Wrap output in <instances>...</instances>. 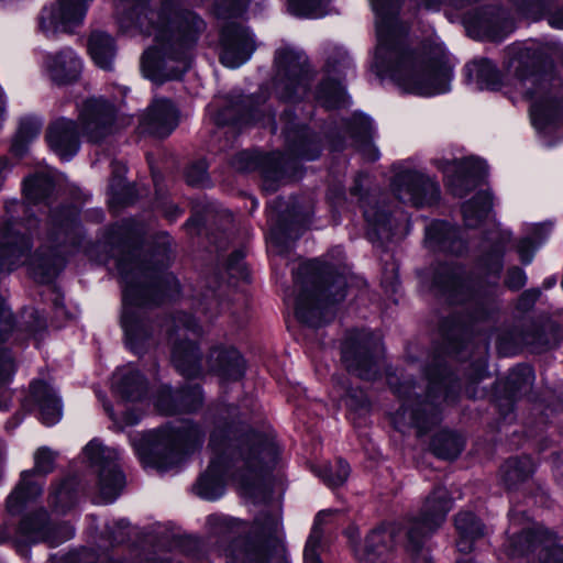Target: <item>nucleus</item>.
I'll return each instance as SVG.
<instances>
[{
    "label": "nucleus",
    "instance_id": "1",
    "mask_svg": "<svg viewBox=\"0 0 563 563\" xmlns=\"http://www.w3.org/2000/svg\"><path fill=\"white\" fill-rule=\"evenodd\" d=\"M123 0L117 10L129 9L120 19L123 26L134 25L140 32L153 36L155 44L141 59L143 75L162 84L180 78L191 65L190 49L205 30V22L176 0Z\"/></svg>",
    "mask_w": 563,
    "mask_h": 563
},
{
    "label": "nucleus",
    "instance_id": "2",
    "mask_svg": "<svg viewBox=\"0 0 563 563\" xmlns=\"http://www.w3.org/2000/svg\"><path fill=\"white\" fill-rule=\"evenodd\" d=\"M211 459L198 478L195 492L208 500L223 495L231 478L245 490L258 485L277 463L279 450L272 435L252 431L241 422H219L210 443Z\"/></svg>",
    "mask_w": 563,
    "mask_h": 563
},
{
    "label": "nucleus",
    "instance_id": "3",
    "mask_svg": "<svg viewBox=\"0 0 563 563\" xmlns=\"http://www.w3.org/2000/svg\"><path fill=\"white\" fill-rule=\"evenodd\" d=\"M159 247L150 263L134 256L122 257L118 262V271L123 283V309L121 325L125 342L134 353H142L155 344L154 327L147 319V308L159 302L164 295L178 290V282L174 275L165 272L170 263L168 249Z\"/></svg>",
    "mask_w": 563,
    "mask_h": 563
},
{
    "label": "nucleus",
    "instance_id": "4",
    "mask_svg": "<svg viewBox=\"0 0 563 563\" xmlns=\"http://www.w3.org/2000/svg\"><path fill=\"white\" fill-rule=\"evenodd\" d=\"M551 52L550 45L534 40L508 47L509 68L520 79L521 90L530 100L531 122L539 133L555 126L561 108L556 93L560 80L536 71L550 57Z\"/></svg>",
    "mask_w": 563,
    "mask_h": 563
},
{
    "label": "nucleus",
    "instance_id": "5",
    "mask_svg": "<svg viewBox=\"0 0 563 563\" xmlns=\"http://www.w3.org/2000/svg\"><path fill=\"white\" fill-rule=\"evenodd\" d=\"M450 509L451 499L448 490L437 487L426 499L420 514L409 518L405 528L399 523H389L371 531L364 543L354 548L356 560L358 563H375L393 549L402 530H405L408 548L412 551L419 550L426 538L444 522Z\"/></svg>",
    "mask_w": 563,
    "mask_h": 563
},
{
    "label": "nucleus",
    "instance_id": "6",
    "mask_svg": "<svg viewBox=\"0 0 563 563\" xmlns=\"http://www.w3.org/2000/svg\"><path fill=\"white\" fill-rule=\"evenodd\" d=\"M295 278L300 289L294 302L296 317L305 324L320 327L325 311L345 298V275L313 260L300 264Z\"/></svg>",
    "mask_w": 563,
    "mask_h": 563
},
{
    "label": "nucleus",
    "instance_id": "7",
    "mask_svg": "<svg viewBox=\"0 0 563 563\" xmlns=\"http://www.w3.org/2000/svg\"><path fill=\"white\" fill-rule=\"evenodd\" d=\"M286 126H297L296 130L287 129L286 140L289 143V154L279 152L265 156L253 157L251 154L240 153L234 162L238 169L251 170L261 167L264 174V187L266 190H275L274 181L280 180L286 174L287 165L292 157L312 161L318 157L320 148L309 130L301 124L287 123Z\"/></svg>",
    "mask_w": 563,
    "mask_h": 563
},
{
    "label": "nucleus",
    "instance_id": "8",
    "mask_svg": "<svg viewBox=\"0 0 563 563\" xmlns=\"http://www.w3.org/2000/svg\"><path fill=\"white\" fill-rule=\"evenodd\" d=\"M280 522L277 515L263 512L253 522L250 538L241 548L227 552V563H280L278 540Z\"/></svg>",
    "mask_w": 563,
    "mask_h": 563
},
{
    "label": "nucleus",
    "instance_id": "9",
    "mask_svg": "<svg viewBox=\"0 0 563 563\" xmlns=\"http://www.w3.org/2000/svg\"><path fill=\"white\" fill-rule=\"evenodd\" d=\"M437 286L449 292L454 303L466 305L470 318L479 320L488 314L490 299L486 283L466 276L460 267H443L434 277Z\"/></svg>",
    "mask_w": 563,
    "mask_h": 563
},
{
    "label": "nucleus",
    "instance_id": "10",
    "mask_svg": "<svg viewBox=\"0 0 563 563\" xmlns=\"http://www.w3.org/2000/svg\"><path fill=\"white\" fill-rule=\"evenodd\" d=\"M382 345L378 336L368 330L347 332L342 344V362L350 373L373 380L380 371Z\"/></svg>",
    "mask_w": 563,
    "mask_h": 563
},
{
    "label": "nucleus",
    "instance_id": "11",
    "mask_svg": "<svg viewBox=\"0 0 563 563\" xmlns=\"http://www.w3.org/2000/svg\"><path fill=\"white\" fill-rule=\"evenodd\" d=\"M82 454L97 474L100 501H114L124 486V475L118 465L119 451L104 446L98 439H92L82 449Z\"/></svg>",
    "mask_w": 563,
    "mask_h": 563
},
{
    "label": "nucleus",
    "instance_id": "12",
    "mask_svg": "<svg viewBox=\"0 0 563 563\" xmlns=\"http://www.w3.org/2000/svg\"><path fill=\"white\" fill-rule=\"evenodd\" d=\"M310 80L307 57L303 53L284 46L275 53L274 86L283 100H295L306 95Z\"/></svg>",
    "mask_w": 563,
    "mask_h": 563
},
{
    "label": "nucleus",
    "instance_id": "13",
    "mask_svg": "<svg viewBox=\"0 0 563 563\" xmlns=\"http://www.w3.org/2000/svg\"><path fill=\"white\" fill-rule=\"evenodd\" d=\"M202 440V430L190 421H181L178 426L158 430L153 448L154 454L157 455V467L167 468L178 463L186 453L200 445Z\"/></svg>",
    "mask_w": 563,
    "mask_h": 563
},
{
    "label": "nucleus",
    "instance_id": "14",
    "mask_svg": "<svg viewBox=\"0 0 563 563\" xmlns=\"http://www.w3.org/2000/svg\"><path fill=\"white\" fill-rule=\"evenodd\" d=\"M57 454L47 446H42L34 453V467L24 471L14 490L8 496L5 510L11 516L19 515L27 504L35 500L43 492L45 476L54 470Z\"/></svg>",
    "mask_w": 563,
    "mask_h": 563
},
{
    "label": "nucleus",
    "instance_id": "15",
    "mask_svg": "<svg viewBox=\"0 0 563 563\" xmlns=\"http://www.w3.org/2000/svg\"><path fill=\"white\" fill-rule=\"evenodd\" d=\"M14 223L0 232V272H11L24 262L31 243L25 234H21ZM13 328L11 311L0 298V342L4 341Z\"/></svg>",
    "mask_w": 563,
    "mask_h": 563
},
{
    "label": "nucleus",
    "instance_id": "16",
    "mask_svg": "<svg viewBox=\"0 0 563 563\" xmlns=\"http://www.w3.org/2000/svg\"><path fill=\"white\" fill-rule=\"evenodd\" d=\"M367 177L360 174L350 191L352 196L357 197L366 222L368 240L372 242L383 241L391 235L390 211L386 199L380 194L362 192Z\"/></svg>",
    "mask_w": 563,
    "mask_h": 563
},
{
    "label": "nucleus",
    "instance_id": "17",
    "mask_svg": "<svg viewBox=\"0 0 563 563\" xmlns=\"http://www.w3.org/2000/svg\"><path fill=\"white\" fill-rule=\"evenodd\" d=\"M89 0H57V3L45 7L38 15V30L47 38L59 33L71 32L82 23Z\"/></svg>",
    "mask_w": 563,
    "mask_h": 563
},
{
    "label": "nucleus",
    "instance_id": "18",
    "mask_svg": "<svg viewBox=\"0 0 563 563\" xmlns=\"http://www.w3.org/2000/svg\"><path fill=\"white\" fill-rule=\"evenodd\" d=\"M437 166L445 176L452 194L463 197L475 186L477 179L486 175V164L479 158L439 159Z\"/></svg>",
    "mask_w": 563,
    "mask_h": 563
},
{
    "label": "nucleus",
    "instance_id": "19",
    "mask_svg": "<svg viewBox=\"0 0 563 563\" xmlns=\"http://www.w3.org/2000/svg\"><path fill=\"white\" fill-rule=\"evenodd\" d=\"M22 541L27 543L46 542L49 547H57L74 536L69 525L51 526L45 510H40L25 517L19 527Z\"/></svg>",
    "mask_w": 563,
    "mask_h": 563
},
{
    "label": "nucleus",
    "instance_id": "20",
    "mask_svg": "<svg viewBox=\"0 0 563 563\" xmlns=\"http://www.w3.org/2000/svg\"><path fill=\"white\" fill-rule=\"evenodd\" d=\"M391 187L399 200L413 206L435 199L439 192V186L433 179L415 170L398 173Z\"/></svg>",
    "mask_w": 563,
    "mask_h": 563
},
{
    "label": "nucleus",
    "instance_id": "21",
    "mask_svg": "<svg viewBox=\"0 0 563 563\" xmlns=\"http://www.w3.org/2000/svg\"><path fill=\"white\" fill-rule=\"evenodd\" d=\"M221 63L229 68H238L247 62L255 51L250 31L241 25L230 24L222 30Z\"/></svg>",
    "mask_w": 563,
    "mask_h": 563
},
{
    "label": "nucleus",
    "instance_id": "22",
    "mask_svg": "<svg viewBox=\"0 0 563 563\" xmlns=\"http://www.w3.org/2000/svg\"><path fill=\"white\" fill-rule=\"evenodd\" d=\"M79 119L88 140L98 143L112 131L113 108L101 99H88L80 109Z\"/></svg>",
    "mask_w": 563,
    "mask_h": 563
},
{
    "label": "nucleus",
    "instance_id": "23",
    "mask_svg": "<svg viewBox=\"0 0 563 563\" xmlns=\"http://www.w3.org/2000/svg\"><path fill=\"white\" fill-rule=\"evenodd\" d=\"M178 124V112L167 99H155L141 115L139 131L157 137L168 136Z\"/></svg>",
    "mask_w": 563,
    "mask_h": 563
},
{
    "label": "nucleus",
    "instance_id": "24",
    "mask_svg": "<svg viewBox=\"0 0 563 563\" xmlns=\"http://www.w3.org/2000/svg\"><path fill=\"white\" fill-rule=\"evenodd\" d=\"M43 68L48 78L57 85L77 80L81 73V60L71 48H64L44 56Z\"/></svg>",
    "mask_w": 563,
    "mask_h": 563
},
{
    "label": "nucleus",
    "instance_id": "25",
    "mask_svg": "<svg viewBox=\"0 0 563 563\" xmlns=\"http://www.w3.org/2000/svg\"><path fill=\"white\" fill-rule=\"evenodd\" d=\"M46 140L62 159H70L79 150V133L73 120L60 118L54 121L47 130Z\"/></svg>",
    "mask_w": 563,
    "mask_h": 563
},
{
    "label": "nucleus",
    "instance_id": "26",
    "mask_svg": "<svg viewBox=\"0 0 563 563\" xmlns=\"http://www.w3.org/2000/svg\"><path fill=\"white\" fill-rule=\"evenodd\" d=\"M202 402V394L198 386L174 391L170 387H163L156 397L157 409L165 415L197 409Z\"/></svg>",
    "mask_w": 563,
    "mask_h": 563
},
{
    "label": "nucleus",
    "instance_id": "27",
    "mask_svg": "<svg viewBox=\"0 0 563 563\" xmlns=\"http://www.w3.org/2000/svg\"><path fill=\"white\" fill-rule=\"evenodd\" d=\"M426 245L434 252L461 254L465 250V242L461 232L454 225L437 221L426 229Z\"/></svg>",
    "mask_w": 563,
    "mask_h": 563
},
{
    "label": "nucleus",
    "instance_id": "28",
    "mask_svg": "<svg viewBox=\"0 0 563 563\" xmlns=\"http://www.w3.org/2000/svg\"><path fill=\"white\" fill-rule=\"evenodd\" d=\"M208 364L210 369L224 379L236 380L244 374V361L234 347L217 346L211 350Z\"/></svg>",
    "mask_w": 563,
    "mask_h": 563
},
{
    "label": "nucleus",
    "instance_id": "29",
    "mask_svg": "<svg viewBox=\"0 0 563 563\" xmlns=\"http://www.w3.org/2000/svg\"><path fill=\"white\" fill-rule=\"evenodd\" d=\"M112 389L123 399L136 401L143 397L146 383L140 372L129 364L118 368L113 374Z\"/></svg>",
    "mask_w": 563,
    "mask_h": 563
},
{
    "label": "nucleus",
    "instance_id": "30",
    "mask_svg": "<svg viewBox=\"0 0 563 563\" xmlns=\"http://www.w3.org/2000/svg\"><path fill=\"white\" fill-rule=\"evenodd\" d=\"M31 395L38 406L40 419L46 426L57 423L62 418V404L52 387L43 382L31 384Z\"/></svg>",
    "mask_w": 563,
    "mask_h": 563
},
{
    "label": "nucleus",
    "instance_id": "31",
    "mask_svg": "<svg viewBox=\"0 0 563 563\" xmlns=\"http://www.w3.org/2000/svg\"><path fill=\"white\" fill-rule=\"evenodd\" d=\"M172 361L176 369L188 378L196 377L201 372V355L191 341L174 342Z\"/></svg>",
    "mask_w": 563,
    "mask_h": 563
},
{
    "label": "nucleus",
    "instance_id": "32",
    "mask_svg": "<svg viewBox=\"0 0 563 563\" xmlns=\"http://www.w3.org/2000/svg\"><path fill=\"white\" fill-rule=\"evenodd\" d=\"M465 76L475 89H496L500 84V74L487 58H478L465 66Z\"/></svg>",
    "mask_w": 563,
    "mask_h": 563
},
{
    "label": "nucleus",
    "instance_id": "33",
    "mask_svg": "<svg viewBox=\"0 0 563 563\" xmlns=\"http://www.w3.org/2000/svg\"><path fill=\"white\" fill-rule=\"evenodd\" d=\"M488 240L493 243L486 254L479 260V267L486 272L487 277L496 278L503 268V254L505 243L510 240V233L507 231H494Z\"/></svg>",
    "mask_w": 563,
    "mask_h": 563
},
{
    "label": "nucleus",
    "instance_id": "34",
    "mask_svg": "<svg viewBox=\"0 0 563 563\" xmlns=\"http://www.w3.org/2000/svg\"><path fill=\"white\" fill-rule=\"evenodd\" d=\"M89 54L98 67L111 70L115 56L113 38L104 32H93L89 38Z\"/></svg>",
    "mask_w": 563,
    "mask_h": 563
},
{
    "label": "nucleus",
    "instance_id": "35",
    "mask_svg": "<svg viewBox=\"0 0 563 563\" xmlns=\"http://www.w3.org/2000/svg\"><path fill=\"white\" fill-rule=\"evenodd\" d=\"M534 470L536 464L531 457H511L501 466L500 476L507 488H514L528 479Z\"/></svg>",
    "mask_w": 563,
    "mask_h": 563
},
{
    "label": "nucleus",
    "instance_id": "36",
    "mask_svg": "<svg viewBox=\"0 0 563 563\" xmlns=\"http://www.w3.org/2000/svg\"><path fill=\"white\" fill-rule=\"evenodd\" d=\"M351 136L357 143V148L366 158L375 161L378 158V152L371 142L372 122L364 114H354L351 125L349 126Z\"/></svg>",
    "mask_w": 563,
    "mask_h": 563
},
{
    "label": "nucleus",
    "instance_id": "37",
    "mask_svg": "<svg viewBox=\"0 0 563 563\" xmlns=\"http://www.w3.org/2000/svg\"><path fill=\"white\" fill-rule=\"evenodd\" d=\"M455 527L461 534L457 548L463 552L471 550L470 541L484 534V526L474 514L468 511H462L456 515Z\"/></svg>",
    "mask_w": 563,
    "mask_h": 563
},
{
    "label": "nucleus",
    "instance_id": "38",
    "mask_svg": "<svg viewBox=\"0 0 563 563\" xmlns=\"http://www.w3.org/2000/svg\"><path fill=\"white\" fill-rule=\"evenodd\" d=\"M493 206L492 196L487 191L478 192L462 207L463 219L467 227L476 228L488 216Z\"/></svg>",
    "mask_w": 563,
    "mask_h": 563
},
{
    "label": "nucleus",
    "instance_id": "39",
    "mask_svg": "<svg viewBox=\"0 0 563 563\" xmlns=\"http://www.w3.org/2000/svg\"><path fill=\"white\" fill-rule=\"evenodd\" d=\"M332 516L331 510H321L316 516L313 527L306 542L303 550V562L305 563H322L319 554L321 549L322 530L321 526L328 518Z\"/></svg>",
    "mask_w": 563,
    "mask_h": 563
},
{
    "label": "nucleus",
    "instance_id": "40",
    "mask_svg": "<svg viewBox=\"0 0 563 563\" xmlns=\"http://www.w3.org/2000/svg\"><path fill=\"white\" fill-rule=\"evenodd\" d=\"M438 422V416L431 413L430 416H421L418 411L401 406L395 413L394 423L397 429L405 426H411L418 429L419 434L428 431L431 424Z\"/></svg>",
    "mask_w": 563,
    "mask_h": 563
},
{
    "label": "nucleus",
    "instance_id": "41",
    "mask_svg": "<svg viewBox=\"0 0 563 563\" xmlns=\"http://www.w3.org/2000/svg\"><path fill=\"white\" fill-rule=\"evenodd\" d=\"M431 446L437 456L453 460L457 457L463 450L464 442L461 437L449 431H443L433 438Z\"/></svg>",
    "mask_w": 563,
    "mask_h": 563
},
{
    "label": "nucleus",
    "instance_id": "42",
    "mask_svg": "<svg viewBox=\"0 0 563 563\" xmlns=\"http://www.w3.org/2000/svg\"><path fill=\"white\" fill-rule=\"evenodd\" d=\"M124 173L125 167L123 165H113V176L109 186L111 205H128L133 201L132 192H134V189L124 183Z\"/></svg>",
    "mask_w": 563,
    "mask_h": 563
},
{
    "label": "nucleus",
    "instance_id": "43",
    "mask_svg": "<svg viewBox=\"0 0 563 563\" xmlns=\"http://www.w3.org/2000/svg\"><path fill=\"white\" fill-rule=\"evenodd\" d=\"M313 473L320 477L324 484L330 487L342 485L349 477L350 466L342 460L335 462V464H324L321 466H314Z\"/></svg>",
    "mask_w": 563,
    "mask_h": 563
},
{
    "label": "nucleus",
    "instance_id": "44",
    "mask_svg": "<svg viewBox=\"0 0 563 563\" xmlns=\"http://www.w3.org/2000/svg\"><path fill=\"white\" fill-rule=\"evenodd\" d=\"M317 100L327 109H334L345 103V91L336 80L323 81L317 91Z\"/></svg>",
    "mask_w": 563,
    "mask_h": 563
},
{
    "label": "nucleus",
    "instance_id": "45",
    "mask_svg": "<svg viewBox=\"0 0 563 563\" xmlns=\"http://www.w3.org/2000/svg\"><path fill=\"white\" fill-rule=\"evenodd\" d=\"M51 503L57 511L65 512L77 503V490L74 479H66L51 493Z\"/></svg>",
    "mask_w": 563,
    "mask_h": 563
},
{
    "label": "nucleus",
    "instance_id": "46",
    "mask_svg": "<svg viewBox=\"0 0 563 563\" xmlns=\"http://www.w3.org/2000/svg\"><path fill=\"white\" fill-rule=\"evenodd\" d=\"M54 184L49 176L40 174L24 181V194L27 200L36 203L47 198L53 191Z\"/></svg>",
    "mask_w": 563,
    "mask_h": 563
},
{
    "label": "nucleus",
    "instance_id": "47",
    "mask_svg": "<svg viewBox=\"0 0 563 563\" xmlns=\"http://www.w3.org/2000/svg\"><path fill=\"white\" fill-rule=\"evenodd\" d=\"M330 0H289V11L298 16L320 18L327 13Z\"/></svg>",
    "mask_w": 563,
    "mask_h": 563
},
{
    "label": "nucleus",
    "instance_id": "48",
    "mask_svg": "<svg viewBox=\"0 0 563 563\" xmlns=\"http://www.w3.org/2000/svg\"><path fill=\"white\" fill-rule=\"evenodd\" d=\"M40 125L35 122H22L13 139L11 151L16 156H23L27 150V144L38 135Z\"/></svg>",
    "mask_w": 563,
    "mask_h": 563
},
{
    "label": "nucleus",
    "instance_id": "49",
    "mask_svg": "<svg viewBox=\"0 0 563 563\" xmlns=\"http://www.w3.org/2000/svg\"><path fill=\"white\" fill-rule=\"evenodd\" d=\"M52 221L56 230L55 240L63 238L64 242H66L70 239V234L77 230L76 214L73 210H63L60 216H53Z\"/></svg>",
    "mask_w": 563,
    "mask_h": 563
},
{
    "label": "nucleus",
    "instance_id": "50",
    "mask_svg": "<svg viewBox=\"0 0 563 563\" xmlns=\"http://www.w3.org/2000/svg\"><path fill=\"white\" fill-rule=\"evenodd\" d=\"M208 522L218 533H240L246 530V523L236 518L213 515L208 518Z\"/></svg>",
    "mask_w": 563,
    "mask_h": 563
},
{
    "label": "nucleus",
    "instance_id": "51",
    "mask_svg": "<svg viewBox=\"0 0 563 563\" xmlns=\"http://www.w3.org/2000/svg\"><path fill=\"white\" fill-rule=\"evenodd\" d=\"M532 380L533 374L529 366H519L515 368L508 377V383L515 390L530 387Z\"/></svg>",
    "mask_w": 563,
    "mask_h": 563
},
{
    "label": "nucleus",
    "instance_id": "52",
    "mask_svg": "<svg viewBox=\"0 0 563 563\" xmlns=\"http://www.w3.org/2000/svg\"><path fill=\"white\" fill-rule=\"evenodd\" d=\"M250 0H217L216 11L219 16H234L242 13Z\"/></svg>",
    "mask_w": 563,
    "mask_h": 563
},
{
    "label": "nucleus",
    "instance_id": "53",
    "mask_svg": "<svg viewBox=\"0 0 563 563\" xmlns=\"http://www.w3.org/2000/svg\"><path fill=\"white\" fill-rule=\"evenodd\" d=\"M186 180L191 186H203L207 181V167L203 162L195 163L186 172Z\"/></svg>",
    "mask_w": 563,
    "mask_h": 563
},
{
    "label": "nucleus",
    "instance_id": "54",
    "mask_svg": "<svg viewBox=\"0 0 563 563\" xmlns=\"http://www.w3.org/2000/svg\"><path fill=\"white\" fill-rule=\"evenodd\" d=\"M62 253V251H58L56 250L55 253L53 254L52 258H43V263L41 264L42 268L45 271L44 272V278L43 280L45 279H49L52 277H54L55 275H57V273L62 269V267L64 266V258H62L59 256V254Z\"/></svg>",
    "mask_w": 563,
    "mask_h": 563
},
{
    "label": "nucleus",
    "instance_id": "55",
    "mask_svg": "<svg viewBox=\"0 0 563 563\" xmlns=\"http://www.w3.org/2000/svg\"><path fill=\"white\" fill-rule=\"evenodd\" d=\"M14 373V362L8 351H0V387L11 379Z\"/></svg>",
    "mask_w": 563,
    "mask_h": 563
},
{
    "label": "nucleus",
    "instance_id": "56",
    "mask_svg": "<svg viewBox=\"0 0 563 563\" xmlns=\"http://www.w3.org/2000/svg\"><path fill=\"white\" fill-rule=\"evenodd\" d=\"M174 323H175V332L177 333L178 336L181 335V333H179V332L190 331L195 334H198V332H199L198 324L191 316H188L185 313L179 314L175 319Z\"/></svg>",
    "mask_w": 563,
    "mask_h": 563
},
{
    "label": "nucleus",
    "instance_id": "57",
    "mask_svg": "<svg viewBox=\"0 0 563 563\" xmlns=\"http://www.w3.org/2000/svg\"><path fill=\"white\" fill-rule=\"evenodd\" d=\"M345 405L351 409L365 408L368 405L366 396L363 391L352 393L350 388H343Z\"/></svg>",
    "mask_w": 563,
    "mask_h": 563
},
{
    "label": "nucleus",
    "instance_id": "58",
    "mask_svg": "<svg viewBox=\"0 0 563 563\" xmlns=\"http://www.w3.org/2000/svg\"><path fill=\"white\" fill-rule=\"evenodd\" d=\"M527 283L526 273L519 267H512L508 271L506 285L515 290L522 288Z\"/></svg>",
    "mask_w": 563,
    "mask_h": 563
},
{
    "label": "nucleus",
    "instance_id": "59",
    "mask_svg": "<svg viewBox=\"0 0 563 563\" xmlns=\"http://www.w3.org/2000/svg\"><path fill=\"white\" fill-rule=\"evenodd\" d=\"M534 251L536 246L530 238L521 239L517 245V252L523 264H530L532 262Z\"/></svg>",
    "mask_w": 563,
    "mask_h": 563
},
{
    "label": "nucleus",
    "instance_id": "60",
    "mask_svg": "<svg viewBox=\"0 0 563 563\" xmlns=\"http://www.w3.org/2000/svg\"><path fill=\"white\" fill-rule=\"evenodd\" d=\"M542 561V563H563V547L547 550Z\"/></svg>",
    "mask_w": 563,
    "mask_h": 563
},
{
    "label": "nucleus",
    "instance_id": "61",
    "mask_svg": "<svg viewBox=\"0 0 563 563\" xmlns=\"http://www.w3.org/2000/svg\"><path fill=\"white\" fill-rule=\"evenodd\" d=\"M540 296L539 289H529L522 294L519 300V306L522 309H529Z\"/></svg>",
    "mask_w": 563,
    "mask_h": 563
},
{
    "label": "nucleus",
    "instance_id": "62",
    "mask_svg": "<svg viewBox=\"0 0 563 563\" xmlns=\"http://www.w3.org/2000/svg\"><path fill=\"white\" fill-rule=\"evenodd\" d=\"M244 254L241 251H235L232 253L228 261V269L233 272L236 271L238 273H242L244 265L243 260Z\"/></svg>",
    "mask_w": 563,
    "mask_h": 563
},
{
    "label": "nucleus",
    "instance_id": "63",
    "mask_svg": "<svg viewBox=\"0 0 563 563\" xmlns=\"http://www.w3.org/2000/svg\"><path fill=\"white\" fill-rule=\"evenodd\" d=\"M533 540V533L532 531L530 530H523L518 537H517V540L515 541L516 544L519 545V551L520 552H525V551H528L531 547V542Z\"/></svg>",
    "mask_w": 563,
    "mask_h": 563
},
{
    "label": "nucleus",
    "instance_id": "64",
    "mask_svg": "<svg viewBox=\"0 0 563 563\" xmlns=\"http://www.w3.org/2000/svg\"><path fill=\"white\" fill-rule=\"evenodd\" d=\"M548 22L552 27L563 30V7L556 11L550 12Z\"/></svg>",
    "mask_w": 563,
    "mask_h": 563
}]
</instances>
